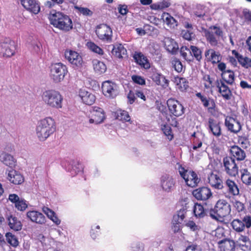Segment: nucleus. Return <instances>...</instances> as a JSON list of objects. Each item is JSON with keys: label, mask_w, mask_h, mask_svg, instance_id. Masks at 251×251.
<instances>
[{"label": "nucleus", "mask_w": 251, "mask_h": 251, "mask_svg": "<svg viewBox=\"0 0 251 251\" xmlns=\"http://www.w3.org/2000/svg\"><path fill=\"white\" fill-rule=\"evenodd\" d=\"M65 57L74 67L78 68L82 66V58L77 52L72 50H67L65 52Z\"/></svg>", "instance_id": "2eb2a0df"}, {"label": "nucleus", "mask_w": 251, "mask_h": 251, "mask_svg": "<svg viewBox=\"0 0 251 251\" xmlns=\"http://www.w3.org/2000/svg\"><path fill=\"white\" fill-rule=\"evenodd\" d=\"M175 82L177 88L181 91L186 90L189 87L188 82L184 78L176 77Z\"/></svg>", "instance_id": "79ce46f5"}, {"label": "nucleus", "mask_w": 251, "mask_h": 251, "mask_svg": "<svg viewBox=\"0 0 251 251\" xmlns=\"http://www.w3.org/2000/svg\"><path fill=\"white\" fill-rule=\"evenodd\" d=\"M161 75H162L158 73L155 72L152 74L151 78L152 80L154 81L157 85H159L162 84V83L160 82V77Z\"/></svg>", "instance_id": "e2e57ef3"}, {"label": "nucleus", "mask_w": 251, "mask_h": 251, "mask_svg": "<svg viewBox=\"0 0 251 251\" xmlns=\"http://www.w3.org/2000/svg\"><path fill=\"white\" fill-rule=\"evenodd\" d=\"M205 7L202 5H199L194 11V15L199 18L204 19L205 16V10H204Z\"/></svg>", "instance_id": "603ef678"}, {"label": "nucleus", "mask_w": 251, "mask_h": 251, "mask_svg": "<svg viewBox=\"0 0 251 251\" xmlns=\"http://www.w3.org/2000/svg\"><path fill=\"white\" fill-rule=\"evenodd\" d=\"M56 130L54 120L51 117H47L40 120L36 127V135L41 141H45Z\"/></svg>", "instance_id": "f257e3e1"}, {"label": "nucleus", "mask_w": 251, "mask_h": 251, "mask_svg": "<svg viewBox=\"0 0 251 251\" xmlns=\"http://www.w3.org/2000/svg\"><path fill=\"white\" fill-rule=\"evenodd\" d=\"M232 228L237 232H242L245 227L244 223L239 219H234L231 223Z\"/></svg>", "instance_id": "a18cd8bd"}, {"label": "nucleus", "mask_w": 251, "mask_h": 251, "mask_svg": "<svg viewBox=\"0 0 251 251\" xmlns=\"http://www.w3.org/2000/svg\"><path fill=\"white\" fill-rule=\"evenodd\" d=\"M172 65L176 71L180 73L183 71V65L180 60L175 58L172 61Z\"/></svg>", "instance_id": "864d4df0"}, {"label": "nucleus", "mask_w": 251, "mask_h": 251, "mask_svg": "<svg viewBox=\"0 0 251 251\" xmlns=\"http://www.w3.org/2000/svg\"><path fill=\"white\" fill-rule=\"evenodd\" d=\"M205 56L207 60L213 64H216L220 62L221 57L219 52H216L213 49H209L205 51Z\"/></svg>", "instance_id": "c756f323"}, {"label": "nucleus", "mask_w": 251, "mask_h": 251, "mask_svg": "<svg viewBox=\"0 0 251 251\" xmlns=\"http://www.w3.org/2000/svg\"><path fill=\"white\" fill-rule=\"evenodd\" d=\"M202 145V141L199 140L198 137H196L194 138L193 141V149L194 150H197L198 149L200 148L201 147Z\"/></svg>", "instance_id": "0e129e2a"}, {"label": "nucleus", "mask_w": 251, "mask_h": 251, "mask_svg": "<svg viewBox=\"0 0 251 251\" xmlns=\"http://www.w3.org/2000/svg\"><path fill=\"white\" fill-rule=\"evenodd\" d=\"M219 248L221 251H234L235 243L233 240L224 239L218 242Z\"/></svg>", "instance_id": "a878e982"}, {"label": "nucleus", "mask_w": 251, "mask_h": 251, "mask_svg": "<svg viewBox=\"0 0 251 251\" xmlns=\"http://www.w3.org/2000/svg\"><path fill=\"white\" fill-rule=\"evenodd\" d=\"M170 5L171 4L169 1L163 0L161 2L151 4V8L154 10H161L169 7Z\"/></svg>", "instance_id": "de8ad7c7"}, {"label": "nucleus", "mask_w": 251, "mask_h": 251, "mask_svg": "<svg viewBox=\"0 0 251 251\" xmlns=\"http://www.w3.org/2000/svg\"><path fill=\"white\" fill-rule=\"evenodd\" d=\"M0 161L11 168L15 166L16 162L13 156L5 152L0 153Z\"/></svg>", "instance_id": "7c9ffc66"}, {"label": "nucleus", "mask_w": 251, "mask_h": 251, "mask_svg": "<svg viewBox=\"0 0 251 251\" xmlns=\"http://www.w3.org/2000/svg\"><path fill=\"white\" fill-rule=\"evenodd\" d=\"M131 248L134 251H142L144 250L143 245L140 243H133Z\"/></svg>", "instance_id": "69168bd1"}, {"label": "nucleus", "mask_w": 251, "mask_h": 251, "mask_svg": "<svg viewBox=\"0 0 251 251\" xmlns=\"http://www.w3.org/2000/svg\"><path fill=\"white\" fill-rule=\"evenodd\" d=\"M190 49L193 57H195L197 60L200 61L201 59V51L200 49L193 46H191Z\"/></svg>", "instance_id": "4d7b16f0"}, {"label": "nucleus", "mask_w": 251, "mask_h": 251, "mask_svg": "<svg viewBox=\"0 0 251 251\" xmlns=\"http://www.w3.org/2000/svg\"><path fill=\"white\" fill-rule=\"evenodd\" d=\"M67 73V67L62 63L53 64L50 66V76L55 83L62 81Z\"/></svg>", "instance_id": "39448f33"}, {"label": "nucleus", "mask_w": 251, "mask_h": 251, "mask_svg": "<svg viewBox=\"0 0 251 251\" xmlns=\"http://www.w3.org/2000/svg\"><path fill=\"white\" fill-rule=\"evenodd\" d=\"M175 180L173 176L168 174L163 175L160 178V185L162 189L167 192L173 190L175 186Z\"/></svg>", "instance_id": "dca6fc26"}, {"label": "nucleus", "mask_w": 251, "mask_h": 251, "mask_svg": "<svg viewBox=\"0 0 251 251\" xmlns=\"http://www.w3.org/2000/svg\"><path fill=\"white\" fill-rule=\"evenodd\" d=\"M49 19L51 25L62 30L68 31L73 28L71 19L69 16L62 13L55 12L51 14Z\"/></svg>", "instance_id": "20e7f679"}, {"label": "nucleus", "mask_w": 251, "mask_h": 251, "mask_svg": "<svg viewBox=\"0 0 251 251\" xmlns=\"http://www.w3.org/2000/svg\"><path fill=\"white\" fill-rule=\"evenodd\" d=\"M204 36L212 46H216L223 36L221 29L216 26H211L204 31Z\"/></svg>", "instance_id": "423d86ee"}, {"label": "nucleus", "mask_w": 251, "mask_h": 251, "mask_svg": "<svg viewBox=\"0 0 251 251\" xmlns=\"http://www.w3.org/2000/svg\"><path fill=\"white\" fill-rule=\"evenodd\" d=\"M225 126L228 130L234 133L239 132L242 128L240 123L238 120L230 116H227L226 118Z\"/></svg>", "instance_id": "6ab92c4d"}, {"label": "nucleus", "mask_w": 251, "mask_h": 251, "mask_svg": "<svg viewBox=\"0 0 251 251\" xmlns=\"http://www.w3.org/2000/svg\"><path fill=\"white\" fill-rule=\"evenodd\" d=\"M161 19L164 23L170 27H175L177 25V21L168 13H163L161 16Z\"/></svg>", "instance_id": "e433bc0d"}, {"label": "nucleus", "mask_w": 251, "mask_h": 251, "mask_svg": "<svg viewBox=\"0 0 251 251\" xmlns=\"http://www.w3.org/2000/svg\"><path fill=\"white\" fill-rule=\"evenodd\" d=\"M230 153L232 156L238 161L243 160L246 156L244 151L236 146L231 148Z\"/></svg>", "instance_id": "473e14b6"}, {"label": "nucleus", "mask_w": 251, "mask_h": 251, "mask_svg": "<svg viewBox=\"0 0 251 251\" xmlns=\"http://www.w3.org/2000/svg\"><path fill=\"white\" fill-rule=\"evenodd\" d=\"M7 242L13 247H17L19 242L16 237L10 232H8L5 235Z\"/></svg>", "instance_id": "3c124183"}, {"label": "nucleus", "mask_w": 251, "mask_h": 251, "mask_svg": "<svg viewBox=\"0 0 251 251\" xmlns=\"http://www.w3.org/2000/svg\"><path fill=\"white\" fill-rule=\"evenodd\" d=\"M226 173L229 176L235 177L238 174V167L234 158L226 157L223 159Z\"/></svg>", "instance_id": "1a4fd4ad"}, {"label": "nucleus", "mask_w": 251, "mask_h": 251, "mask_svg": "<svg viewBox=\"0 0 251 251\" xmlns=\"http://www.w3.org/2000/svg\"><path fill=\"white\" fill-rule=\"evenodd\" d=\"M15 42L9 39L3 42L0 45V54L5 57L13 56L15 53Z\"/></svg>", "instance_id": "f8f14e48"}, {"label": "nucleus", "mask_w": 251, "mask_h": 251, "mask_svg": "<svg viewBox=\"0 0 251 251\" xmlns=\"http://www.w3.org/2000/svg\"><path fill=\"white\" fill-rule=\"evenodd\" d=\"M196 96L201 100L204 107H207L210 105V107L208 108L209 109H213L215 108V103L213 100H208L205 96L202 95L200 93H198Z\"/></svg>", "instance_id": "ea45409f"}, {"label": "nucleus", "mask_w": 251, "mask_h": 251, "mask_svg": "<svg viewBox=\"0 0 251 251\" xmlns=\"http://www.w3.org/2000/svg\"><path fill=\"white\" fill-rule=\"evenodd\" d=\"M93 68L95 72L99 74L104 73L106 70V67L105 64L97 59L93 60Z\"/></svg>", "instance_id": "4c0bfd02"}, {"label": "nucleus", "mask_w": 251, "mask_h": 251, "mask_svg": "<svg viewBox=\"0 0 251 251\" xmlns=\"http://www.w3.org/2000/svg\"><path fill=\"white\" fill-rule=\"evenodd\" d=\"M78 95L83 103L86 104L92 105L95 101V96L85 89H80Z\"/></svg>", "instance_id": "393cba45"}, {"label": "nucleus", "mask_w": 251, "mask_h": 251, "mask_svg": "<svg viewBox=\"0 0 251 251\" xmlns=\"http://www.w3.org/2000/svg\"><path fill=\"white\" fill-rule=\"evenodd\" d=\"M235 57L238 60L239 64L243 67L248 69L249 68H251V59L246 57L238 53H236L235 54Z\"/></svg>", "instance_id": "58836bf2"}, {"label": "nucleus", "mask_w": 251, "mask_h": 251, "mask_svg": "<svg viewBox=\"0 0 251 251\" xmlns=\"http://www.w3.org/2000/svg\"><path fill=\"white\" fill-rule=\"evenodd\" d=\"M136 62L145 69H149L150 67V64L147 58L141 53H135L133 56Z\"/></svg>", "instance_id": "2f4dec72"}, {"label": "nucleus", "mask_w": 251, "mask_h": 251, "mask_svg": "<svg viewBox=\"0 0 251 251\" xmlns=\"http://www.w3.org/2000/svg\"><path fill=\"white\" fill-rule=\"evenodd\" d=\"M222 78L228 84H232L234 81V73L230 70L222 73Z\"/></svg>", "instance_id": "a19ab883"}, {"label": "nucleus", "mask_w": 251, "mask_h": 251, "mask_svg": "<svg viewBox=\"0 0 251 251\" xmlns=\"http://www.w3.org/2000/svg\"><path fill=\"white\" fill-rule=\"evenodd\" d=\"M193 195L198 200L206 201L211 198L212 193L210 188L206 187H202L193 191Z\"/></svg>", "instance_id": "f3484780"}, {"label": "nucleus", "mask_w": 251, "mask_h": 251, "mask_svg": "<svg viewBox=\"0 0 251 251\" xmlns=\"http://www.w3.org/2000/svg\"><path fill=\"white\" fill-rule=\"evenodd\" d=\"M75 8L84 15H90L92 14L91 11L87 8L78 7L77 6H75Z\"/></svg>", "instance_id": "680f3d73"}, {"label": "nucleus", "mask_w": 251, "mask_h": 251, "mask_svg": "<svg viewBox=\"0 0 251 251\" xmlns=\"http://www.w3.org/2000/svg\"><path fill=\"white\" fill-rule=\"evenodd\" d=\"M162 130L164 134L166 136L167 138L170 140H172L174 138L172 129L170 126L168 125H164L162 127Z\"/></svg>", "instance_id": "6e6d98bb"}, {"label": "nucleus", "mask_w": 251, "mask_h": 251, "mask_svg": "<svg viewBox=\"0 0 251 251\" xmlns=\"http://www.w3.org/2000/svg\"><path fill=\"white\" fill-rule=\"evenodd\" d=\"M43 103L48 107L60 109L62 107L63 97L60 93L54 89L44 91L41 95Z\"/></svg>", "instance_id": "f03ea898"}, {"label": "nucleus", "mask_w": 251, "mask_h": 251, "mask_svg": "<svg viewBox=\"0 0 251 251\" xmlns=\"http://www.w3.org/2000/svg\"><path fill=\"white\" fill-rule=\"evenodd\" d=\"M27 217L33 222L43 224L46 219L45 216L40 212L37 211H28L26 213Z\"/></svg>", "instance_id": "cd10ccee"}, {"label": "nucleus", "mask_w": 251, "mask_h": 251, "mask_svg": "<svg viewBox=\"0 0 251 251\" xmlns=\"http://www.w3.org/2000/svg\"><path fill=\"white\" fill-rule=\"evenodd\" d=\"M20 1L23 7L30 12L35 14L39 12V4L34 0H20Z\"/></svg>", "instance_id": "5701e85b"}, {"label": "nucleus", "mask_w": 251, "mask_h": 251, "mask_svg": "<svg viewBox=\"0 0 251 251\" xmlns=\"http://www.w3.org/2000/svg\"><path fill=\"white\" fill-rule=\"evenodd\" d=\"M180 53L181 56L188 61H191L193 59V55L191 50L186 47H182L180 48Z\"/></svg>", "instance_id": "37998d69"}, {"label": "nucleus", "mask_w": 251, "mask_h": 251, "mask_svg": "<svg viewBox=\"0 0 251 251\" xmlns=\"http://www.w3.org/2000/svg\"><path fill=\"white\" fill-rule=\"evenodd\" d=\"M170 112L176 117L181 116L184 113V108L177 100L169 99L167 101Z\"/></svg>", "instance_id": "9b49d317"}, {"label": "nucleus", "mask_w": 251, "mask_h": 251, "mask_svg": "<svg viewBox=\"0 0 251 251\" xmlns=\"http://www.w3.org/2000/svg\"><path fill=\"white\" fill-rule=\"evenodd\" d=\"M185 226L188 228H189L191 231L197 232H198L200 229L201 227L199 225H197L194 221H188L187 222L185 225Z\"/></svg>", "instance_id": "5fc2aeb1"}, {"label": "nucleus", "mask_w": 251, "mask_h": 251, "mask_svg": "<svg viewBox=\"0 0 251 251\" xmlns=\"http://www.w3.org/2000/svg\"><path fill=\"white\" fill-rule=\"evenodd\" d=\"M96 33L100 39L104 41H110L112 36L111 28L106 25L102 24L98 25Z\"/></svg>", "instance_id": "ddd939ff"}, {"label": "nucleus", "mask_w": 251, "mask_h": 251, "mask_svg": "<svg viewBox=\"0 0 251 251\" xmlns=\"http://www.w3.org/2000/svg\"><path fill=\"white\" fill-rule=\"evenodd\" d=\"M208 126L209 131L211 132L213 135L219 137L221 135V128L219 122L212 118H209Z\"/></svg>", "instance_id": "c85d7f7f"}, {"label": "nucleus", "mask_w": 251, "mask_h": 251, "mask_svg": "<svg viewBox=\"0 0 251 251\" xmlns=\"http://www.w3.org/2000/svg\"><path fill=\"white\" fill-rule=\"evenodd\" d=\"M183 38L187 40H192L195 37V34L191 30H183L181 32Z\"/></svg>", "instance_id": "bf43d9fd"}, {"label": "nucleus", "mask_w": 251, "mask_h": 251, "mask_svg": "<svg viewBox=\"0 0 251 251\" xmlns=\"http://www.w3.org/2000/svg\"><path fill=\"white\" fill-rule=\"evenodd\" d=\"M236 244L244 251L251 250V240L249 236L239 234L236 240Z\"/></svg>", "instance_id": "4be33fe9"}, {"label": "nucleus", "mask_w": 251, "mask_h": 251, "mask_svg": "<svg viewBox=\"0 0 251 251\" xmlns=\"http://www.w3.org/2000/svg\"><path fill=\"white\" fill-rule=\"evenodd\" d=\"M101 88L103 94L108 98H114L119 94L118 86L111 81H104Z\"/></svg>", "instance_id": "6e6552de"}, {"label": "nucleus", "mask_w": 251, "mask_h": 251, "mask_svg": "<svg viewBox=\"0 0 251 251\" xmlns=\"http://www.w3.org/2000/svg\"><path fill=\"white\" fill-rule=\"evenodd\" d=\"M241 172V178L243 183L248 185H251V174L247 169H243Z\"/></svg>", "instance_id": "c03bdc74"}, {"label": "nucleus", "mask_w": 251, "mask_h": 251, "mask_svg": "<svg viewBox=\"0 0 251 251\" xmlns=\"http://www.w3.org/2000/svg\"><path fill=\"white\" fill-rule=\"evenodd\" d=\"M228 194L232 196H237L240 194V190L237 184L230 178L225 180L224 184Z\"/></svg>", "instance_id": "412c9836"}, {"label": "nucleus", "mask_w": 251, "mask_h": 251, "mask_svg": "<svg viewBox=\"0 0 251 251\" xmlns=\"http://www.w3.org/2000/svg\"><path fill=\"white\" fill-rule=\"evenodd\" d=\"M231 212V206L227 201L224 199L218 200L214 208L209 212L210 217L217 221L223 222L224 218Z\"/></svg>", "instance_id": "7ed1b4c3"}, {"label": "nucleus", "mask_w": 251, "mask_h": 251, "mask_svg": "<svg viewBox=\"0 0 251 251\" xmlns=\"http://www.w3.org/2000/svg\"><path fill=\"white\" fill-rule=\"evenodd\" d=\"M202 81L205 88L209 89L213 87V79L209 75H204L202 77Z\"/></svg>", "instance_id": "8fccbe9b"}, {"label": "nucleus", "mask_w": 251, "mask_h": 251, "mask_svg": "<svg viewBox=\"0 0 251 251\" xmlns=\"http://www.w3.org/2000/svg\"><path fill=\"white\" fill-rule=\"evenodd\" d=\"M87 46L88 48L92 51L97 53L101 55L103 54L102 50L94 43L88 42L87 43Z\"/></svg>", "instance_id": "13d9d810"}, {"label": "nucleus", "mask_w": 251, "mask_h": 251, "mask_svg": "<svg viewBox=\"0 0 251 251\" xmlns=\"http://www.w3.org/2000/svg\"><path fill=\"white\" fill-rule=\"evenodd\" d=\"M180 176L184 179L187 185L191 187L197 186L200 181L197 175L193 171L185 170L184 168H179Z\"/></svg>", "instance_id": "0eeeda50"}, {"label": "nucleus", "mask_w": 251, "mask_h": 251, "mask_svg": "<svg viewBox=\"0 0 251 251\" xmlns=\"http://www.w3.org/2000/svg\"><path fill=\"white\" fill-rule=\"evenodd\" d=\"M111 53L118 58H123L126 54V50L122 44H115L113 46Z\"/></svg>", "instance_id": "f704fd0d"}, {"label": "nucleus", "mask_w": 251, "mask_h": 251, "mask_svg": "<svg viewBox=\"0 0 251 251\" xmlns=\"http://www.w3.org/2000/svg\"><path fill=\"white\" fill-rule=\"evenodd\" d=\"M193 211L195 216L198 218H202L205 215L204 208L201 204H196L194 207Z\"/></svg>", "instance_id": "09e8293b"}, {"label": "nucleus", "mask_w": 251, "mask_h": 251, "mask_svg": "<svg viewBox=\"0 0 251 251\" xmlns=\"http://www.w3.org/2000/svg\"><path fill=\"white\" fill-rule=\"evenodd\" d=\"M42 210L49 219L52 217V216H53L54 214H55L53 211L46 206H44L42 208Z\"/></svg>", "instance_id": "338daca9"}, {"label": "nucleus", "mask_w": 251, "mask_h": 251, "mask_svg": "<svg viewBox=\"0 0 251 251\" xmlns=\"http://www.w3.org/2000/svg\"><path fill=\"white\" fill-rule=\"evenodd\" d=\"M207 180L210 185L216 189L221 190L224 188L222 178L216 174L210 173L207 176Z\"/></svg>", "instance_id": "a211bd4d"}, {"label": "nucleus", "mask_w": 251, "mask_h": 251, "mask_svg": "<svg viewBox=\"0 0 251 251\" xmlns=\"http://www.w3.org/2000/svg\"><path fill=\"white\" fill-rule=\"evenodd\" d=\"M8 199L11 202L15 204V207L19 211H24L27 207L28 204L26 201L20 198L16 194H10Z\"/></svg>", "instance_id": "aec40b11"}, {"label": "nucleus", "mask_w": 251, "mask_h": 251, "mask_svg": "<svg viewBox=\"0 0 251 251\" xmlns=\"http://www.w3.org/2000/svg\"><path fill=\"white\" fill-rule=\"evenodd\" d=\"M186 209L183 208L177 211L173 217L172 220V229L174 233L178 232L181 229V224L185 218Z\"/></svg>", "instance_id": "4468645a"}, {"label": "nucleus", "mask_w": 251, "mask_h": 251, "mask_svg": "<svg viewBox=\"0 0 251 251\" xmlns=\"http://www.w3.org/2000/svg\"><path fill=\"white\" fill-rule=\"evenodd\" d=\"M7 173V179L14 184H20L24 182V177L22 175L15 170H6Z\"/></svg>", "instance_id": "b1692460"}, {"label": "nucleus", "mask_w": 251, "mask_h": 251, "mask_svg": "<svg viewBox=\"0 0 251 251\" xmlns=\"http://www.w3.org/2000/svg\"><path fill=\"white\" fill-rule=\"evenodd\" d=\"M164 45L166 50L172 53H175L178 49L177 44L174 40L169 37L165 38Z\"/></svg>", "instance_id": "72a5a7b5"}, {"label": "nucleus", "mask_w": 251, "mask_h": 251, "mask_svg": "<svg viewBox=\"0 0 251 251\" xmlns=\"http://www.w3.org/2000/svg\"><path fill=\"white\" fill-rule=\"evenodd\" d=\"M132 81L140 85H144L145 84V79L139 75H133L131 77Z\"/></svg>", "instance_id": "052dcab7"}, {"label": "nucleus", "mask_w": 251, "mask_h": 251, "mask_svg": "<svg viewBox=\"0 0 251 251\" xmlns=\"http://www.w3.org/2000/svg\"><path fill=\"white\" fill-rule=\"evenodd\" d=\"M116 119L122 121H129L130 117L128 112L124 111L119 110L116 112Z\"/></svg>", "instance_id": "49530a36"}, {"label": "nucleus", "mask_w": 251, "mask_h": 251, "mask_svg": "<svg viewBox=\"0 0 251 251\" xmlns=\"http://www.w3.org/2000/svg\"><path fill=\"white\" fill-rule=\"evenodd\" d=\"M8 225L11 229L15 231H19L22 229V224L18 221L17 218L10 216L8 218Z\"/></svg>", "instance_id": "c9c22d12"}, {"label": "nucleus", "mask_w": 251, "mask_h": 251, "mask_svg": "<svg viewBox=\"0 0 251 251\" xmlns=\"http://www.w3.org/2000/svg\"><path fill=\"white\" fill-rule=\"evenodd\" d=\"M243 15L244 19L249 22H251V11L249 9H244L243 11Z\"/></svg>", "instance_id": "774afa93"}, {"label": "nucleus", "mask_w": 251, "mask_h": 251, "mask_svg": "<svg viewBox=\"0 0 251 251\" xmlns=\"http://www.w3.org/2000/svg\"><path fill=\"white\" fill-rule=\"evenodd\" d=\"M217 87L219 89V92L221 94L224 99L229 100L231 99L232 93L229 87L222 81L217 82Z\"/></svg>", "instance_id": "bb28decb"}, {"label": "nucleus", "mask_w": 251, "mask_h": 251, "mask_svg": "<svg viewBox=\"0 0 251 251\" xmlns=\"http://www.w3.org/2000/svg\"><path fill=\"white\" fill-rule=\"evenodd\" d=\"M105 119L103 110L99 107H94L90 111L89 116V123L91 124L98 125L101 123Z\"/></svg>", "instance_id": "9d476101"}]
</instances>
